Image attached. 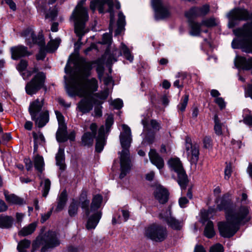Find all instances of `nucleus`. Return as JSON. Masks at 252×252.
Here are the masks:
<instances>
[{"label": "nucleus", "instance_id": "1", "mask_svg": "<svg viewBox=\"0 0 252 252\" xmlns=\"http://www.w3.org/2000/svg\"><path fill=\"white\" fill-rule=\"evenodd\" d=\"M216 210H223L225 212L226 222H220L218 228L221 236L230 238L238 231L241 224H244L251 220L249 208L246 206H241L236 208L228 194H224L220 202H218L217 209L210 208L208 213H216Z\"/></svg>", "mask_w": 252, "mask_h": 252}, {"label": "nucleus", "instance_id": "2", "mask_svg": "<svg viewBox=\"0 0 252 252\" xmlns=\"http://www.w3.org/2000/svg\"><path fill=\"white\" fill-rule=\"evenodd\" d=\"M103 197L100 194H96L93 197L90 204L87 193L82 192L79 198V203L85 215L88 218L86 224L87 229H94L101 218L102 212L98 209L102 202Z\"/></svg>", "mask_w": 252, "mask_h": 252}, {"label": "nucleus", "instance_id": "3", "mask_svg": "<svg viewBox=\"0 0 252 252\" xmlns=\"http://www.w3.org/2000/svg\"><path fill=\"white\" fill-rule=\"evenodd\" d=\"M66 91L71 95L92 96L91 94L98 89V82L94 78L87 79L80 75H70L66 81Z\"/></svg>", "mask_w": 252, "mask_h": 252}, {"label": "nucleus", "instance_id": "4", "mask_svg": "<svg viewBox=\"0 0 252 252\" xmlns=\"http://www.w3.org/2000/svg\"><path fill=\"white\" fill-rule=\"evenodd\" d=\"M123 131L120 135V140L123 150L120 153L121 173L120 178H124L130 171L131 161L129 148L132 141V135L130 127L126 125H122Z\"/></svg>", "mask_w": 252, "mask_h": 252}, {"label": "nucleus", "instance_id": "5", "mask_svg": "<svg viewBox=\"0 0 252 252\" xmlns=\"http://www.w3.org/2000/svg\"><path fill=\"white\" fill-rule=\"evenodd\" d=\"M237 37L231 43L234 49L241 48L243 52L252 53V22H248L233 31Z\"/></svg>", "mask_w": 252, "mask_h": 252}, {"label": "nucleus", "instance_id": "6", "mask_svg": "<svg viewBox=\"0 0 252 252\" xmlns=\"http://www.w3.org/2000/svg\"><path fill=\"white\" fill-rule=\"evenodd\" d=\"M60 240L56 232L48 231L43 235L38 236L32 244V252H34L42 246L41 252H47L60 245Z\"/></svg>", "mask_w": 252, "mask_h": 252}, {"label": "nucleus", "instance_id": "7", "mask_svg": "<svg viewBox=\"0 0 252 252\" xmlns=\"http://www.w3.org/2000/svg\"><path fill=\"white\" fill-rule=\"evenodd\" d=\"M71 18L74 22L75 32L78 36L85 34V23L88 20L87 9L78 4L73 11Z\"/></svg>", "mask_w": 252, "mask_h": 252}, {"label": "nucleus", "instance_id": "8", "mask_svg": "<svg viewBox=\"0 0 252 252\" xmlns=\"http://www.w3.org/2000/svg\"><path fill=\"white\" fill-rule=\"evenodd\" d=\"M170 169L177 173L178 178L177 181L181 189H185L189 180L180 159L178 158L170 159L168 162Z\"/></svg>", "mask_w": 252, "mask_h": 252}, {"label": "nucleus", "instance_id": "9", "mask_svg": "<svg viewBox=\"0 0 252 252\" xmlns=\"http://www.w3.org/2000/svg\"><path fill=\"white\" fill-rule=\"evenodd\" d=\"M167 230L165 227L153 223L145 229V235L148 238L157 242L163 241L167 237Z\"/></svg>", "mask_w": 252, "mask_h": 252}, {"label": "nucleus", "instance_id": "10", "mask_svg": "<svg viewBox=\"0 0 252 252\" xmlns=\"http://www.w3.org/2000/svg\"><path fill=\"white\" fill-rule=\"evenodd\" d=\"M45 74L42 72L37 73L25 87L26 93L32 95L35 94L44 86Z\"/></svg>", "mask_w": 252, "mask_h": 252}, {"label": "nucleus", "instance_id": "11", "mask_svg": "<svg viewBox=\"0 0 252 252\" xmlns=\"http://www.w3.org/2000/svg\"><path fill=\"white\" fill-rule=\"evenodd\" d=\"M229 19L228 26L232 28L238 24L237 21H246L251 20L252 22V14L245 9L235 8L232 10L228 14Z\"/></svg>", "mask_w": 252, "mask_h": 252}, {"label": "nucleus", "instance_id": "12", "mask_svg": "<svg viewBox=\"0 0 252 252\" xmlns=\"http://www.w3.org/2000/svg\"><path fill=\"white\" fill-rule=\"evenodd\" d=\"M186 149L188 152V158L191 164H196L199 158V146L197 144H192L190 137L186 138Z\"/></svg>", "mask_w": 252, "mask_h": 252}, {"label": "nucleus", "instance_id": "13", "mask_svg": "<svg viewBox=\"0 0 252 252\" xmlns=\"http://www.w3.org/2000/svg\"><path fill=\"white\" fill-rule=\"evenodd\" d=\"M21 36L25 37L27 44L30 47L32 44L43 45V36L42 33H39L36 36L32 30L27 29L23 31L21 33Z\"/></svg>", "mask_w": 252, "mask_h": 252}, {"label": "nucleus", "instance_id": "14", "mask_svg": "<svg viewBox=\"0 0 252 252\" xmlns=\"http://www.w3.org/2000/svg\"><path fill=\"white\" fill-rule=\"evenodd\" d=\"M209 10V5L205 4L201 7H192L185 12V15L188 20H193L194 18L206 15L208 13Z\"/></svg>", "mask_w": 252, "mask_h": 252}, {"label": "nucleus", "instance_id": "15", "mask_svg": "<svg viewBox=\"0 0 252 252\" xmlns=\"http://www.w3.org/2000/svg\"><path fill=\"white\" fill-rule=\"evenodd\" d=\"M152 3L156 12L155 18L157 20L163 19L169 16V13L161 0H152Z\"/></svg>", "mask_w": 252, "mask_h": 252}, {"label": "nucleus", "instance_id": "16", "mask_svg": "<svg viewBox=\"0 0 252 252\" xmlns=\"http://www.w3.org/2000/svg\"><path fill=\"white\" fill-rule=\"evenodd\" d=\"M10 52L12 59L15 60L32 54V52L28 51L27 47L21 45L12 47L10 48Z\"/></svg>", "mask_w": 252, "mask_h": 252}, {"label": "nucleus", "instance_id": "17", "mask_svg": "<svg viewBox=\"0 0 252 252\" xmlns=\"http://www.w3.org/2000/svg\"><path fill=\"white\" fill-rule=\"evenodd\" d=\"M82 98L78 103L77 108L83 114L89 113L93 108L92 101L94 98L92 96H83Z\"/></svg>", "mask_w": 252, "mask_h": 252}, {"label": "nucleus", "instance_id": "18", "mask_svg": "<svg viewBox=\"0 0 252 252\" xmlns=\"http://www.w3.org/2000/svg\"><path fill=\"white\" fill-rule=\"evenodd\" d=\"M96 62H86L85 60H82L79 66V72L75 73L71 75L79 74L84 77H87L90 75V71L93 68V64Z\"/></svg>", "mask_w": 252, "mask_h": 252}, {"label": "nucleus", "instance_id": "19", "mask_svg": "<svg viewBox=\"0 0 252 252\" xmlns=\"http://www.w3.org/2000/svg\"><path fill=\"white\" fill-rule=\"evenodd\" d=\"M44 104V98H37L30 103L29 108V111L32 118H35V115H37L41 111Z\"/></svg>", "mask_w": 252, "mask_h": 252}, {"label": "nucleus", "instance_id": "20", "mask_svg": "<svg viewBox=\"0 0 252 252\" xmlns=\"http://www.w3.org/2000/svg\"><path fill=\"white\" fill-rule=\"evenodd\" d=\"M235 63L237 68L244 70L252 69V57L247 59L245 57L237 56L235 60Z\"/></svg>", "mask_w": 252, "mask_h": 252}, {"label": "nucleus", "instance_id": "21", "mask_svg": "<svg viewBox=\"0 0 252 252\" xmlns=\"http://www.w3.org/2000/svg\"><path fill=\"white\" fill-rule=\"evenodd\" d=\"M105 143V128L104 126H102L98 129V134L96 139L95 151L97 153L101 152Z\"/></svg>", "mask_w": 252, "mask_h": 252}, {"label": "nucleus", "instance_id": "22", "mask_svg": "<svg viewBox=\"0 0 252 252\" xmlns=\"http://www.w3.org/2000/svg\"><path fill=\"white\" fill-rule=\"evenodd\" d=\"M35 122V125L38 127L45 126L49 121V114L48 110H44L39 113L35 118H32Z\"/></svg>", "mask_w": 252, "mask_h": 252}, {"label": "nucleus", "instance_id": "23", "mask_svg": "<svg viewBox=\"0 0 252 252\" xmlns=\"http://www.w3.org/2000/svg\"><path fill=\"white\" fill-rule=\"evenodd\" d=\"M149 156L151 162L156 165L158 169H160L163 167L164 160L155 150L151 149L149 153Z\"/></svg>", "mask_w": 252, "mask_h": 252}, {"label": "nucleus", "instance_id": "24", "mask_svg": "<svg viewBox=\"0 0 252 252\" xmlns=\"http://www.w3.org/2000/svg\"><path fill=\"white\" fill-rule=\"evenodd\" d=\"M154 195L160 203L164 204L168 201V192L161 187L156 188L154 191Z\"/></svg>", "mask_w": 252, "mask_h": 252}, {"label": "nucleus", "instance_id": "25", "mask_svg": "<svg viewBox=\"0 0 252 252\" xmlns=\"http://www.w3.org/2000/svg\"><path fill=\"white\" fill-rule=\"evenodd\" d=\"M160 219L165 221L169 226L174 229L180 230L182 226V222L172 217L169 216L163 217V215L161 214Z\"/></svg>", "mask_w": 252, "mask_h": 252}, {"label": "nucleus", "instance_id": "26", "mask_svg": "<svg viewBox=\"0 0 252 252\" xmlns=\"http://www.w3.org/2000/svg\"><path fill=\"white\" fill-rule=\"evenodd\" d=\"M189 25L190 29L189 33L192 36H198L201 32L202 24L193 21V20H189Z\"/></svg>", "mask_w": 252, "mask_h": 252}, {"label": "nucleus", "instance_id": "27", "mask_svg": "<svg viewBox=\"0 0 252 252\" xmlns=\"http://www.w3.org/2000/svg\"><path fill=\"white\" fill-rule=\"evenodd\" d=\"M56 139L59 142H64L67 140L66 126L62 125L59 126L56 132Z\"/></svg>", "mask_w": 252, "mask_h": 252}, {"label": "nucleus", "instance_id": "28", "mask_svg": "<svg viewBox=\"0 0 252 252\" xmlns=\"http://www.w3.org/2000/svg\"><path fill=\"white\" fill-rule=\"evenodd\" d=\"M109 95V89L107 88L102 91L94 94L93 95L97 97L99 100L94 98V104L101 105L104 100L108 97Z\"/></svg>", "mask_w": 252, "mask_h": 252}, {"label": "nucleus", "instance_id": "29", "mask_svg": "<svg viewBox=\"0 0 252 252\" xmlns=\"http://www.w3.org/2000/svg\"><path fill=\"white\" fill-rule=\"evenodd\" d=\"M64 158V150L59 148L56 156V161L57 165L59 166L61 170H64L65 168Z\"/></svg>", "mask_w": 252, "mask_h": 252}, {"label": "nucleus", "instance_id": "30", "mask_svg": "<svg viewBox=\"0 0 252 252\" xmlns=\"http://www.w3.org/2000/svg\"><path fill=\"white\" fill-rule=\"evenodd\" d=\"M4 194L6 201L10 204L21 205L24 202L23 199L14 194H9L7 191H4Z\"/></svg>", "mask_w": 252, "mask_h": 252}, {"label": "nucleus", "instance_id": "31", "mask_svg": "<svg viewBox=\"0 0 252 252\" xmlns=\"http://www.w3.org/2000/svg\"><path fill=\"white\" fill-rule=\"evenodd\" d=\"M117 28L115 31V35L120 34L124 30L126 25L125 16L122 12L118 14V19L117 23Z\"/></svg>", "mask_w": 252, "mask_h": 252}, {"label": "nucleus", "instance_id": "32", "mask_svg": "<svg viewBox=\"0 0 252 252\" xmlns=\"http://www.w3.org/2000/svg\"><path fill=\"white\" fill-rule=\"evenodd\" d=\"M36 223L33 222L28 226L24 227L18 232V235L20 236H26L32 234L35 230Z\"/></svg>", "mask_w": 252, "mask_h": 252}, {"label": "nucleus", "instance_id": "33", "mask_svg": "<svg viewBox=\"0 0 252 252\" xmlns=\"http://www.w3.org/2000/svg\"><path fill=\"white\" fill-rule=\"evenodd\" d=\"M13 219L11 216H0V228H9L12 226Z\"/></svg>", "mask_w": 252, "mask_h": 252}, {"label": "nucleus", "instance_id": "34", "mask_svg": "<svg viewBox=\"0 0 252 252\" xmlns=\"http://www.w3.org/2000/svg\"><path fill=\"white\" fill-rule=\"evenodd\" d=\"M67 199L66 192L65 190H63L61 193L58 197V204L56 208L57 212H60L63 209L66 204Z\"/></svg>", "mask_w": 252, "mask_h": 252}, {"label": "nucleus", "instance_id": "35", "mask_svg": "<svg viewBox=\"0 0 252 252\" xmlns=\"http://www.w3.org/2000/svg\"><path fill=\"white\" fill-rule=\"evenodd\" d=\"M95 136L90 132L84 133L81 138L82 144L84 146H92L94 143V139Z\"/></svg>", "mask_w": 252, "mask_h": 252}, {"label": "nucleus", "instance_id": "36", "mask_svg": "<svg viewBox=\"0 0 252 252\" xmlns=\"http://www.w3.org/2000/svg\"><path fill=\"white\" fill-rule=\"evenodd\" d=\"M105 3L104 0H92L90 3V8L94 11L97 7L99 13H102L104 12V5Z\"/></svg>", "mask_w": 252, "mask_h": 252}, {"label": "nucleus", "instance_id": "37", "mask_svg": "<svg viewBox=\"0 0 252 252\" xmlns=\"http://www.w3.org/2000/svg\"><path fill=\"white\" fill-rule=\"evenodd\" d=\"M204 235L208 238H212L215 235L213 222L209 220L206 224L204 231Z\"/></svg>", "mask_w": 252, "mask_h": 252}, {"label": "nucleus", "instance_id": "38", "mask_svg": "<svg viewBox=\"0 0 252 252\" xmlns=\"http://www.w3.org/2000/svg\"><path fill=\"white\" fill-rule=\"evenodd\" d=\"M33 162L35 168L39 172H42L44 170V166L43 158L37 155L33 158Z\"/></svg>", "mask_w": 252, "mask_h": 252}, {"label": "nucleus", "instance_id": "39", "mask_svg": "<svg viewBox=\"0 0 252 252\" xmlns=\"http://www.w3.org/2000/svg\"><path fill=\"white\" fill-rule=\"evenodd\" d=\"M188 74L186 72H180L177 76L179 78L173 83L175 87L182 89L184 87V80L187 78Z\"/></svg>", "mask_w": 252, "mask_h": 252}, {"label": "nucleus", "instance_id": "40", "mask_svg": "<svg viewBox=\"0 0 252 252\" xmlns=\"http://www.w3.org/2000/svg\"><path fill=\"white\" fill-rule=\"evenodd\" d=\"M40 186L42 188V196L44 197H46L50 189V180L49 179H45L44 180L41 182Z\"/></svg>", "mask_w": 252, "mask_h": 252}, {"label": "nucleus", "instance_id": "41", "mask_svg": "<svg viewBox=\"0 0 252 252\" xmlns=\"http://www.w3.org/2000/svg\"><path fill=\"white\" fill-rule=\"evenodd\" d=\"M121 49V52H119L118 56H119L122 55L123 54L126 59L130 62H132L133 60V57L131 56L130 51L127 47L124 44L122 43Z\"/></svg>", "mask_w": 252, "mask_h": 252}, {"label": "nucleus", "instance_id": "42", "mask_svg": "<svg viewBox=\"0 0 252 252\" xmlns=\"http://www.w3.org/2000/svg\"><path fill=\"white\" fill-rule=\"evenodd\" d=\"M60 42L61 40L58 38H56L55 40H51L46 46L47 52H53L57 50Z\"/></svg>", "mask_w": 252, "mask_h": 252}, {"label": "nucleus", "instance_id": "43", "mask_svg": "<svg viewBox=\"0 0 252 252\" xmlns=\"http://www.w3.org/2000/svg\"><path fill=\"white\" fill-rule=\"evenodd\" d=\"M113 23V16H111V20L109 25V31L110 33H105L103 35V38L102 40V44H109L111 42L112 39V25Z\"/></svg>", "mask_w": 252, "mask_h": 252}, {"label": "nucleus", "instance_id": "44", "mask_svg": "<svg viewBox=\"0 0 252 252\" xmlns=\"http://www.w3.org/2000/svg\"><path fill=\"white\" fill-rule=\"evenodd\" d=\"M31 244L30 240L25 239L20 241L17 245V250L19 252H26V249H28Z\"/></svg>", "mask_w": 252, "mask_h": 252}, {"label": "nucleus", "instance_id": "45", "mask_svg": "<svg viewBox=\"0 0 252 252\" xmlns=\"http://www.w3.org/2000/svg\"><path fill=\"white\" fill-rule=\"evenodd\" d=\"M214 120L215 123L214 130L215 133L218 135H220L222 134L221 129L222 124L220 122V121L217 114L214 116Z\"/></svg>", "mask_w": 252, "mask_h": 252}, {"label": "nucleus", "instance_id": "46", "mask_svg": "<svg viewBox=\"0 0 252 252\" xmlns=\"http://www.w3.org/2000/svg\"><path fill=\"white\" fill-rule=\"evenodd\" d=\"M78 210V204L77 201L73 199L68 207V214L69 216L74 217L77 214Z\"/></svg>", "mask_w": 252, "mask_h": 252}, {"label": "nucleus", "instance_id": "47", "mask_svg": "<svg viewBox=\"0 0 252 252\" xmlns=\"http://www.w3.org/2000/svg\"><path fill=\"white\" fill-rule=\"evenodd\" d=\"M189 96L188 94H185L183 96L180 103L177 106L178 109L179 111L184 112L185 110L189 101Z\"/></svg>", "mask_w": 252, "mask_h": 252}, {"label": "nucleus", "instance_id": "48", "mask_svg": "<svg viewBox=\"0 0 252 252\" xmlns=\"http://www.w3.org/2000/svg\"><path fill=\"white\" fill-rule=\"evenodd\" d=\"M40 47V50L36 58L37 60H42L44 59L47 52L44 38L43 39V45H38Z\"/></svg>", "mask_w": 252, "mask_h": 252}, {"label": "nucleus", "instance_id": "49", "mask_svg": "<svg viewBox=\"0 0 252 252\" xmlns=\"http://www.w3.org/2000/svg\"><path fill=\"white\" fill-rule=\"evenodd\" d=\"M34 143H36L39 145L42 144L45 142V138L43 134L41 132L32 133Z\"/></svg>", "mask_w": 252, "mask_h": 252}, {"label": "nucleus", "instance_id": "50", "mask_svg": "<svg viewBox=\"0 0 252 252\" xmlns=\"http://www.w3.org/2000/svg\"><path fill=\"white\" fill-rule=\"evenodd\" d=\"M201 24L202 25H204L207 27H212L216 25L215 19L211 18L202 20Z\"/></svg>", "mask_w": 252, "mask_h": 252}, {"label": "nucleus", "instance_id": "51", "mask_svg": "<svg viewBox=\"0 0 252 252\" xmlns=\"http://www.w3.org/2000/svg\"><path fill=\"white\" fill-rule=\"evenodd\" d=\"M223 246L219 243L212 246L210 249V252H223Z\"/></svg>", "mask_w": 252, "mask_h": 252}, {"label": "nucleus", "instance_id": "52", "mask_svg": "<svg viewBox=\"0 0 252 252\" xmlns=\"http://www.w3.org/2000/svg\"><path fill=\"white\" fill-rule=\"evenodd\" d=\"M111 104L114 106L115 109H120L123 107V102L122 100L118 98L112 101L111 103Z\"/></svg>", "mask_w": 252, "mask_h": 252}, {"label": "nucleus", "instance_id": "53", "mask_svg": "<svg viewBox=\"0 0 252 252\" xmlns=\"http://www.w3.org/2000/svg\"><path fill=\"white\" fill-rule=\"evenodd\" d=\"M28 66V62L27 61L22 60L17 66V69L19 71H23L25 70Z\"/></svg>", "mask_w": 252, "mask_h": 252}, {"label": "nucleus", "instance_id": "54", "mask_svg": "<svg viewBox=\"0 0 252 252\" xmlns=\"http://www.w3.org/2000/svg\"><path fill=\"white\" fill-rule=\"evenodd\" d=\"M204 147L206 149L211 148L212 146V140L210 136H205L203 139Z\"/></svg>", "mask_w": 252, "mask_h": 252}, {"label": "nucleus", "instance_id": "55", "mask_svg": "<svg viewBox=\"0 0 252 252\" xmlns=\"http://www.w3.org/2000/svg\"><path fill=\"white\" fill-rule=\"evenodd\" d=\"M214 101L218 104L220 109L222 110L225 107V102L223 98L220 97L216 98Z\"/></svg>", "mask_w": 252, "mask_h": 252}, {"label": "nucleus", "instance_id": "56", "mask_svg": "<svg viewBox=\"0 0 252 252\" xmlns=\"http://www.w3.org/2000/svg\"><path fill=\"white\" fill-rule=\"evenodd\" d=\"M114 123V119L112 115H109L107 118L105 122V126L106 129L109 130L111 126Z\"/></svg>", "mask_w": 252, "mask_h": 252}, {"label": "nucleus", "instance_id": "57", "mask_svg": "<svg viewBox=\"0 0 252 252\" xmlns=\"http://www.w3.org/2000/svg\"><path fill=\"white\" fill-rule=\"evenodd\" d=\"M55 112L59 123V126H61L62 125H64V117L62 114L58 111H55Z\"/></svg>", "mask_w": 252, "mask_h": 252}, {"label": "nucleus", "instance_id": "58", "mask_svg": "<svg viewBox=\"0 0 252 252\" xmlns=\"http://www.w3.org/2000/svg\"><path fill=\"white\" fill-rule=\"evenodd\" d=\"M243 121L245 124L252 126V114H246L244 117Z\"/></svg>", "mask_w": 252, "mask_h": 252}, {"label": "nucleus", "instance_id": "59", "mask_svg": "<svg viewBox=\"0 0 252 252\" xmlns=\"http://www.w3.org/2000/svg\"><path fill=\"white\" fill-rule=\"evenodd\" d=\"M96 72L99 78H101L103 75L104 68L102 64L98 63L97 65Z\"/></svg>", "mask_w": 252, "mask_h": 252}, {"label": "nucleus", "instance_id": "60", "mask_svg": "<svg viewBox=\"0 0 252 252\" xmlns=\"http://www.w3.org/2000/svg\"><path fill=\"white\" fill-rule=\"evenodd\" d=\"M231 167L230 165H227L224 170V178L228 180L231 175Z\"/></svg>", "mask_w": 252, "mask_h": 252}, {"label": "nucleus", "instance_id": "61", "mask_svg": "<svg viewBox=\"0 0 252 252\" xmlns=\"http://www.w3.org/2000/svg\"><path fill=\"white\" fill-rule=\"evenodd\" d=\"M150 124L154 130L158 131L161 128L160 124L156 120H152L150 122Z\"/></svg>", "mask_w": 252, "mask_h": 252}, {"label": "nucleus", "instance_id": "62", "mask_svg": "<svg viewBox=\"0 0 252 252\" xmlns=\"http://www.w3.org/2000/svg\"><path fill=\"white\" fill-rule=\"evenodd\" d=\"M189 202L188 199L186 197H182L179 199V204L181 208H185L186 205Z\"/></svg>", "mask_w": 252, "mask_h": 252}, {"label": "nucleus", "instance_id": "63", "mask_svg": "<svg viewBox=\"0 0 252 252\" xmlns=\"http://www.w3.org/2000/svg\"><path fill=\"white\" fill-rule=\"evenodd\" d=\"M97 105L94 107V113L95 116L101 117L102 116L101 109L102 108L101 105L97 104Z\"/></svg>", "mask_w": 252, "mask_h": 252}, {"label": "nucleus", "instance_id": "64", "mask_svg": "<svg viewBox=\"0 0 252 252\" xmlns=\"http://www.w3.org/2000/svg\"><path fill=\"white\" fill-rule=\"evenodd\" d=\"M194 252H206L204 247L201 245H196L194 249Z\"/></svg>", "mask_w": 252, "mask_h": 252}]
</instances>
